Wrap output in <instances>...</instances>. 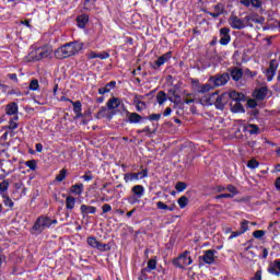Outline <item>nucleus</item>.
Returning a JSON list of instances; mask_svg holds the SVG:
<instances>
[{"mask_svg": "<svg viewBox=\"0 0 280 280\" xmlns=\"http://www.w3.org/2000/svg\"><path fill=\"white\" fill-rule=\"evenodd\" d=\"M140 178H148V170H142V172L139 173Z\"/></svg>", "mask_w": 280, "mask_h": 280, "instance_id": "nucleus-64", "label": "nucleus"}, {"mask_svg": "<svg viewBox=\"0 0 280 280\" xmlns=\"http://www.w3.org/2000/svg\"><path fill=\"white\" fill-rule=\"evenodd\" d=\"M268 272H270V275H277V277H279L280 275V271H277V266H275V262H273V266H270L268 268Z\"/></svg>", "mask_w": 280, "mask_h": 280, "instance_id": "nucleus-52", "label": "nucleus"}, {"mask_svg": "<svg viewBox=\"0 0 280 280\" xmlns=\"http://www.w3.org/2000/svg\"><path fill=\"white\" fill-rule=\"evenodd\" d=\"M238 235H243L241 231L232 232L229 240H233L234 237H238Z\"/></svg>", "mask_w": 280, "mask_h": 280, "instance_id": "nucleus-61", "label": "nucleus"}, {"mask_svg": "<svg viewBox=\"0 0 280 280\" xmlns=\"http://www.w3.org/2000/svg\"><path fill=\"white\" fill-rule=\"evenodd\" d=\"M279 67V63H277V60H271L269 62V68L266 70V77L268 82H272V78H275V73L277 72V68Z\"/></svg>", "mask_w": 280, "mask_h": 280, "instance_id": "nucleus-7", "label": "nucleus"}, {"mask_svg": "<svg viewBox=\"0 0 280 280\" xmlns=\"http://www.w3.org/2000/svg\"><path fill=\"white\" fill-rule=\"evenodd\" d=\"M250 5L253 8H261V0H252Z\"/></svg>", "mask_w": 280, "mask_h": 280, "instance_id": "nucleus-55", "label": "nucleus"}, {"mask_svg": "<svg viewBox=\"0 0 280 280\" xmlns=\"http://www.w3.org/2000/svg\"><path fill=\"white\" fill-rule=\"evenodd\" d=\"M247 106H249V108H255L257 107V101L253 100V98H249L247 101Z\"/></svg>", "mask_w": 280, "mask_h": 280, "instance_id": "nucleus-56", "label": "nucleus"}, {"mask_svg": "<svg viewBox=\"0 0 280 280\" xmlns=\"http://www.w3.org/2000/svg\"><path fill=\"white\" fill-rule=\"evenodd\" d=\"M96 209L93 206H86V205H82L81 206V213L83 215H89V213H95Z\"/></svg>", "mask_w": 280, "mask_h": 280, "instance_id": "nucleus-25", "label": "nucleus"}, {"mask_svg": "<svg viewBox=\"0 0 280 280\" xmlns=\"http://www.w3.org/2000/svg\"><path fill=\"white\" fill-rule=\"evenodd\" d=\"M97 238L90 236L88 237V244L89 246H92V248H95L97 246Z\"/></svg>", "mask_w": 280, "mask_h": 280, "instance_id": "nucleus-47", "label": "nucleus"}, {"mask_svg": "<svg viewBox=\"0 0 280 280\" xmlns=\"http://www.w3.org/2000/svg\"><path fill=\"white\" fill-rule=\"evenodd\" d=\"M229 97L230 100H233V102H244L245 100L244 94L237 91L230 92Z\"/></svg>", "mask_w": 280, "mask_h": 280, "instance_id": "nucleus-16", "label": "nucleus"}, {"mask_svg": "<svg viewBox=\"0 0 280 280\" xmlns=\"http://www.w3.org/2000/svg\"><path fill=\"white\" fill-rule=\"evenodd\" d=\"M229 23L233 30H244L246 27V24H244V20L237 18L236 15H231Z\"/></svg>", "mask_w": 280, "mask_h": 280, "instance_id": "nucleus-5", "label": "nucleus"}, {"mask_svg": "<svg viewBox=\"0 0 280 280\" xmlns=\"http://www.w3.org/2000/svg\"><path fill=\"white\" fill-rule=\"evenodd\" d=\"M229 80H231V75L229 73L210 77V82H212L214 86H224V84H226Z\"/></svg>", "mask_w": 280, "mask_h": 280, "instance_id": "nucleus-4", "label": "nucleus"}, {"mask_svg": "<svg viewBox=\"0 0 280 280\" xmlns=\"http://www.w3.org/2000/svg\"><path fill=\"white\" fill-rule=\"evenodd\" d=\"M158 104L163 105L165 104L167 100V94H165L163 91H160L156 95Z\"/></svg>", "mask_w": 280, "mask_h": 280, "instance_id": "nucleus-35", "label": "nucleus"}, {"mask_svg": "<svg viewBox=\"0 0 280 280\" xmlns=\"http://www.w3.org/2000/svg\"><path fill=\"white\" fill-rule=\"evenodd\" d=\"M2 198L4 200L5 207H10L11 209L12 207H14V201H12V199L8 197V195H2Z\"/></svg>", "mask_w": 280, "mask_h": 280, "instance_id": "nucleus-41", "label": "nucleus"}, {"mask_svg": "<svg viewBox=\"0 0 280 280\" xmlns=\"http://www.w3.org/2000/svg\"><path fill=\"white\" fill-rule=\"evenodd\" d=\"M102 209H103V213H108V211H110L113 208L110 207V205L105 203L103 205Z\"/></svg>", "mask_w": 280, "mask_h": 280, "instance_id": "nucleus-59", "label": "nucleus"}, {"mask_svg": "<svg viewBox=\"0 0 280 280\" xmlns=\"http://www.w3.org/2000/svg\"><path fill=\"white\" fill-rule=\"evenodd\" d=\"M218 98V92H214L207 96L206 104H209L210 106L215 104V100Z\"/></svg>", "mask_w": 280, "mask_h": 280, "instance_id": "nucleus-37", "label": "nucleus"}, {"mask_svg": "<svg viewBox=\"0 0 280 280\" xmlns=\"http://www.w3.org/2000/svg\"><path fill=\"white\" fill-rule=\"evenodd\" d=\"M177 205H179L180 209H185V207H187V205H189V198H187V196H182L177 200Z\"/></svg>", "mask_w": 280, "mask_h": 280, "instance_id": "nucleus-36", "label": "nucleus"}, {"mask_svg": "<svg viewBox=\"0 0 280 280\" xmlns=\"http://www.w3.org/2000/svg\"><path fill=\"white\" fill-rule=\"evenodd\" d=\"M232 113H245L244 105L240 102L231 103Z\"/></svg>", "mask_w": 280, "mask_h": 280, "instance_id": "nucleus-23", "label": "nucleus"}, {"mask_svg": "<svg viewBox=\"0 0 280 280\" xmlns=\"http://www.w3.org/2000/svg\"><path fill=\"white\" fill-rule=\"evenodd\" d=\"M82 49V44H78L75 42L65 44L55 50V58L58 60H65V58H71V56H75L78 51Z\"/></svg>", "mask_w": 280, "mask_h": 280, "instance_id": "nucleus-1", "label": "nucleus"}, {"mask_svg": "<svg viewBox=\"0 0 280 280\" xmlns=\"http://www.w3.org/2000/svg\"><path fill=\"white\" fill-rule=\"evenodd\" d=\"M170 58H172L171 52H166V54L162 55L161 57H159L158 60L155 61L156 68L162 67V65H165V62H167V60H170Z\"/></svg>", "mask_w": 280, "mask_h": 280, "instance_id": "nucleus-18", "label": "nucleus"}, {"mask_svg": "<svg viewBox=\"0 0 280 280\" xmlns=\"http://www.w3.org/2000/svg\"><path fill=\"white\" fill-rule=\"evenodd\" d=\"M141 100H143V96H139L135 98V103L137 106V110H144V108L148 107V105L145 104V102H142Z\"/></svg>", "mask_w": 280, "mask_h": 280, "instance_id": "nucleus-26", "label": "nucleus"}, {"mask_svg": "<svg viewBox=\"0 0 280 280\" xmlns=\"http://www.w3.org/2000/svg\"><path fill=\"white\" fill-rule=\"evenodd\" d=\"M7 115H16L19 113V105L16 103H10L5 107Z\"/></svg>", "mask_w": 280, "mask_h": 280, "instance_id": "nucleus-19", "label": "nucleus"}, {"mask_svg": "<svg viewBox=\"0 0 280 280\" xmlns=\"http://www.w3.org/2000/svg\"><path fill=\"white\" fill-rule=\"evenodd\" d=\"M75 207V197L69 196L66 199V208L67 209H73Z\"/></svg>", "mask_w": 280, "mask_h": 280, "instance_id": "nucleus-34", "label": "nucleus"}, {"mask_svg": "<svg viewBox=\"0 0 280 280\" xmlns=\"http://www.w3.org/2000/svg\"><path fill=\"white\" fill-rule=\"evenodd\" d=\"M67 178V170L62 168L59 174L56 176L57 183H62Z\"/></svg>", "mask_w": 280, "mask_h": 280, "instance_id": "nucleus-38", "label": "nucleus"}, {"mask_svg": "<svg viewBox=\"0 0 280 280\" xmlns=\"http://www.w3.org/2000/svg\"><path fill=\"white\" fill-rule=\"evenodd\" d=\"M222 198H233V195L231 194H221L215 197L217 200H220Z\"/></svg>", "mask_w": 280, "mask_h": 280, "instance_id": "nucleus-57", "label": "nucleus"}, {"mask_svg": "<svg viewBox=\"0 0 280 280\" xmlns=\"http://www.w3.org/2000/svg\"><path fill=\"white\" fill-rule=\"evenodd\" d=\"M252 280H261V270L256 271Z\"/></svg>", "mask_w": 280, "mask_h": 280, "instance_id": "nucleus-62", "label": "nucleus"}, {"mask_svg": "<svg viewBox=\"0 0 280 280\" xmlns=\"http://www.w3.org/2000/svg\"><path fill=\"white\" fill-rule=\"evenodd\" d=\"M214 106L222 110L224 108V94L223 95H218L214 102Z\"/></svg>", "mask_w": 280, "mask_h": 280, "instance_id": "nucleus-30", "label": "nucleus"}, {"mask_svg": "<svg viewBox=\"0 0 280 280\" xmlns=\"http://www.w3.org/2000/svg\"><path fill=\"white\" fill-rule=\"evenodd\" d=\"M149 270H156V258L150 259L148 261Z\"/></svg>", "mask_w": 280, "mask_h": 280, "instance_id": "nucleus-49", "label": "nucleus"}, {"mask_svg": "<svg viewBox=\"0 0 280 280\" xmlns=\"http://www.w3.org/2000/svg\"><path fill=\"white\" fill-rule=\"evenodd\" d=\"M279 67V63H277V60H271L269 62V68L266 70V77L268 82H272V78H275V73L277 72V68Z\"/></svg>", "mask_w": 280, "mask_h": 280, "instance_id": "nucleus-6", "label": "nucleus"}, {"mask_svg": "<svg viewBox=\"0 0 280 280\" xmlns=\"http://www.w3.org/2000/svg\"><path fill=\"white\" fill-rule=\"evenodd\" d=\"M231 28L229 27H222L220 28V45H229L231 43V35H230Z\"/></svg>", "mask_w": 280, "mask_h": 280, "instance_id": "nucleus-8", "label": "nucleus"}, {"mask_svg": "<svg viewBox=\"0 0 280 280\" xmlns=\"http://www.w3.org/2000/svg\"><path fill=\"white\" fill-rule=\"evenodd\" d=\"M131 191H132V194H135V196H137L138 198H141V196H143V191H145V189L141 185H136L132 187Z\"/></svg>", "mask_w": 280, "mask_h": 280, "instance_id": "nucleus-27", "label": "nucleus"}, {"mask_svg": "<svg viewBox=\"0 0 280 280\" xmlns=\"http://www.w3.org/2000/svg\"><path fill=\"white\" fill-rule=\"evenodd\" d=\"M156 207L163 211H174V209H176V205L167 206L163 203V201H158Z\"/></svg>", "mask_w": 280, "mask_h": 280, "instance_id": "nucleus-24", "label": "nucleus"}, {"mask_svg": "<svg viewBox=\"0 0 280 280\" xmlns=\"http://www.w3.org/2000/svg\"><path fill=\"white\" fill-rule=\"evenodd\" d=\"M78 26L81 27V30H84L86 27V23H89V15L82 14L77 18Z\"/></svg>", "mask_w": 280, "mask_h": 280, "instance_id": "nucleus-17", "label": "nucleus"}, {"mask_svg": "<svg viewBox=\"0 0 280 280\" xmlns=\"http://www.w3.org/2000/svg\"><path fill=\"white\" fill-rule=\"evenodd\" d=\"M202 259L206 264H213L215 261V250H206Z\"/></svg>", "mask_w": 280, "mask_h": 280, "instance_id": "nucleus-11", "label": "nucleus"}, {"mask_svg": "<svg viewBox=\"0 0 280 280\" xmlns=\"http://www.w3.org/2000/svg\"><path fill=\"white\" fill-rule=\"evenodd\" d=\"M16 121H19V116H14L13 119L9 121V126L5 128L8 130H16V128H19V124H16Z\"/></svg>", "mask_w": 280, "mask_h": 280, "instance_id": "nucleus-31", "label": "nucleus"}, {"mask_svg": "<svg viewBox=\"0 0 280 280\" xmlns=\"http://www.w3.org/2000/svg\"><path fill=\"white\" fill-rule=\"evenodd\" d=\"M97 250H108L110 248V245L108 244H104V243H100V241L96 243V247Z\"/></svg>", "mask_w": 280, "mask_h": 280, "instance_id": "nucleus-44", "label": "nucleus"}, {"mask_svg": "<svg viewBox=\"0 0 280 280\" xmlns=\"http://www.w3.org/2000/svg\"><path fill=\"white\" fill-rule=\"evenodd\" d=\"M185 104H194V98H191V94H187V97L184 100Z\"/></svg>", "mask_w": 280, "mask_h": 280, "instance_id": "nucleus-60", "label": "nucleus"}, {"mask_svg": "<svg viewBox=\"0 0 280 280\" xmlns=\"http://www.w3.org/2000/svg\"><path fill=\"white\" fill-rule=\"evenodd\" d=\"M192 261L194 260H191V257H189V252H184L182 255L173 260V264L177 268H187V266H190Z\"/></svg>", "mask_w": 280, "mask_h": 280, "instance_id": "nucleus-3", "label": "nucleus"}, {"mask_svg": "<svg viewBox=\"0 0 280 280\" xmlns=\"http://www.w3.org/2000/svg\"><path fill=\"white\" fill-rule=\"evenodd\" d=\"M26 60L28 62H37V60H40V57L38 55V48H34L33 50H31L26 56Z\"/></svg>", "mask_w": 280, "mask_h": 280, "instance_id": "nucleus-12", "label": "nucleus"}, {"mask_svg": "<svg viewBox=\"0 0 280 280\" xmlns=\"http://www.w3.org/2000/svg\"><path fill=\"white\" fill-rule=\"evenodd\" d=\"M116 84H117V83H116L115 81H112V82L107 83L106 86L100 88V89H98L100 95H104V94H106V93H110V89H115V85H116Z\"/></svg>", "mask_w": 280, "mask_h": 280, "instance_id": "nucleus-20", "label": "nucleus"}, {"mask_svg": "<svg viewBox=\"0 0 280 280\" xmlns=\"http://www.w3.org/2000/svg\"><path fill=\"white\" fill-rule=\"evenodd\" d=\"M247 128H249V135H259V127L257 125L249 124Z\"/></svg>", "mask_w": 280, "mask_h": 280, "instance_id": "nucleus-39", "label": "nucleus"}, {"mask_svg": "<svg viewBox=\"0 0 280 280\" xmlns=\"http://www.w3.org/2000/svg\"><path fill=\"white\" fill-rule=\"evenodd\" d=\"M214 10H215V12H220L221 11V14L224 12V5H222V4H217L215 7H214Z\"/></svg>", "mask_w": 280, "mask_h": 280, "instance_id": "nucleus-63", "label": "nucleus"}, {"mask_svg": "<svg viewBox=\"0 0 280 280\" xmlns=\"http://www.w3.org/2000/svg\"><path fill=\"white\" fill-rule=\"evenodd\" d=\"M141 132H147L148 135H154L156 130H151L150 127H145L142 130H138V133L141 135Z\"/></svg>", "mask_w": 280, "mask_h": 280, "instance_id": "nucleus-53", "label": "nucleus"}, {"mask_svg": "<svg viewBox=\"0 0 280 280\" xmlns=\"http://www.w3.org/2000/svg\"><path fill=\"white\" fill-rule=\"evenodd\" d=\"M150 121H159L161 119V114H152L149 116Z\"/></svg>", "mask_w": 280, "mask_h": 280, "instance_id": "nucleus-54", "label": "nucleus"}, {"mask_svg": "<svg viewBox=\"0 0 280 280\" xmlns=\"http://www.w3.org/2000/svg\"><path fill=\"white\" fill-rule=\"evenodd\" d=\"M247 167H249V170H257V167H259V163L257 160L252 159L247 162Z\"/></svg>", "mask_w": 280, "mask_h": 280, "instance_id": "nucleus-40", "label": "nucleus"}, {"mask_svg": "<svg viewBox=\"0 0 280 280\" xmlns=\"http://www.w3.org/2000/svg\"><path fill=\"white\" fill-rule=\"evenodd\" d=\"M245 20L247 23H258L260 25H264L266 19L264 16H258V15H249L246 16Z\"/></svg>", "mask_w": 280, "mask_h": 280, "instance_id": "nucleus-15", "label": "nucleus"}, {"mask_svg": "<svg viewBox=\"0 0 280 280\" xmlns=\"http://www.w3.org/2000/svg\"><path fill=\"white\" fill-rule=\"evenodd\" d=\"M242 75H244V71H242V69L240 68H233L231 70V78L232 80H234L235 82H240V80H242Z\"/></svg>", "mask_w": 280, "mask_h": 280, "instance_id": "nucleus-13", "label": "nucleus"}, {"mask_svg": "<svg viewBox=\"0 0 280 280\" xmlns=\"http://www.w3.org/2000/svg\"><path fill=\"white\" fill-rule=\"evenodd\" d=\"M141 119H143V117H141V115H139L137 113H131L129 115L130 124H139V121H141Z\"/></svg>", "mask_w": 280, "mask_h": 280, "instance_id": "nucleus-32", "label": "nucleus"}, {"mask_svg": "<svg viewBox=\"0 0 280 280\" xmlns=\"http://www.w3.org/2000/svg\"><path fill=\"white\" fill-rule=\"evenodd\" d=\"M82 189H84V185L77 184V185L71 186L70 191H71V194H77V196H80V194H82Z\"/></svg>", "mask_w": 280, "mask_h": 280, "instance_id": "nucleus-28", "label": "nucleus"}, {"mask_svg": "<svg viewBox=\"0 0 280 280\" xmlns=\"http://www.w3.org/2000/svg\"><path fill=\"white\" fill-rule=\"evenodd\" d=\"M8 187H10V182L3 180L0 183V194H4V191H8Z\"/></svg>", "mask_w": 280, "mask_h": 280, "instance_id": "nucleus-42", "label": "nucleus"}, {"mask_svg": "<svg viewBox=\"0 0 280 280\" xmlns=\"http://www.w3.org/2000/svg\"><path fill=\"white\" fill-rule=\"evenodd\" d=\"M211 89H212V86L209 83H206V84H202V85H198L197 86V93H201V94L209 93V91Z\"/></svg>", "mask_w": 280, "mask_h": 280, "instance_id": "nucleus-29", "label": "nucleus"}, {"mask_svg": "<svg viewBox=\"0 0 280 280\" xmlns=\"http://www.w3.org/2000/svg\"><path fill=\"white\" fill-rule=\"evenodd\" d=\"M175 189L176 191H185V189H187V184H185V182H178L175 185Z\"/></svg>", "mask_w": 280, "mask_h": 280, "instance_id": "nucleus-43", "label": "nucleus"}, {"mask_svg": "<svg viewBox=\"0 0 280 280\" xmlns=\"http://www.w3.org/2000/svg\"><path fill=\"white\" fill-rule=\"evenodd\" d=\"M253 235L256 237V240H261V237L266 235V232H264V230H257L254 231Z\"/></svg>", "mask_w": 280, "mask_h": 280, "instance_id": "nucleus-48", "label": "nucleus"}, {"mask_svg": "<svg viewBox=\"0 0 280 280\" xmlns=\"http://www.w3.org/2000/svg\"><path fill=\"white\" fill-rule=\"evenodd\" d=\"M88 57L90 59L100 58L101 60H106L107 58H110V55L108 52L96 54L95 51H91L88 54Z\"/></svg>", "mask_w": 280, "mask_h": 280, "instance_id": "nucleus-21", "label": "nucleus"}, {"mask_svg": "<svg viewBox=\"0 0 280 280\" xmlns=\"http://www.w3.org/2000/svg\"><path fill=\"white\" fill-rule=\"evenodd\" d=\"M107 109L106 107H102L100 112L96 114V119H102V117H106Z\"/></svg>", "mask_w": 280, "mask_h": 280, "instance_id": "nucleus-50", "label": "nucleus"}, {"mask_svg": "<svg viewBox=\"0 0 280 280\" xmlns=\"http://www.w3.org/2000/svg\"><path fill=\"white\" fill-rule=\"evenodd\" d=\"M141 176V173H131V174H126L125 175V180L126 183L130 182V180H139V178Z\"/></svg>", "mask_w": 280, "mask_h": 280, "instance_id": "nucleus-33", "label": "nucleus"}, {"mask_svg": "<svg viewBox=\"0 0 280 280\" xmlns=\"http://www.w3.org/2000/svg\"><path fill=\"white\" fill-rule=\"evenodd\" d=\"M70 102L73 106V110L77 117H82V103L80 101H77V102L70 101Z\"/></svg>", "mask_w": 280, "mask_h": 280, "instance_id": "nucleus-22", "label": "nucleus"}, {"mask_svg": "<svg viewBox=\"0 0 280 280\" xmlns=\"http://www.w3.org/2000/svg\"><path fill=\"white\" fill-rule=\"evenodd\" d=\"M228 191H230L231 194H233V196H235V194H237V188H235V186L233 185H228Z\"/></svg>", "mask_w": 280, "mask_h": 280, "instance_id": "nucleus-58", "label": "nucleus"}, {"mask_svg": "<svg viewBox=\"0 0 280 280\" xmlns=\"http://www.w3.org/2000/svg\"><path fill=\"white\" fill-rule=\"evenodd\" d=\"M267 95H268V88L266 86L255 90L253 93V97H255V100H258V102L266 100Z\"/></svg>", "mask_w": 280, "mask_h": 280, "instance_id": "nucleus-9", "label": "nucleus"}, {"mask_svg": "<svg viewBox=\"0 0 280 280\" xmlns=\"http://www.w3.org/2000/svg\"><path fill=\"white\" fill-rule=\"evenodd\" d=\"M248 231V221L247 220H244L242 223H241V233H246Z\"/></svg>", "mask_w": 280, "mask_h": 280, "instance_id": "nucleus-51", "label": "nucleus"}, {"mask_svg": "<svg viewBox=\"0 0 280 280\" xmlns=\"http://www.w3.org/2000/svg\"><path fill=\"white\" fill-rule=\"evenodd\" d=\"M121 104V101L115 96H113L108 102H107V108L109 110H115V108H119V105Z\"/></svg>", "mask_w": 280, "mask_h": 280, "instance_id": "nucleus-14", "label": "nucleus"}, {"mask_svg": "<svg viewBox=\"0 0 280 280\" xmlns=\"http://www.w3.org/2000/svg\"><path fill=\"white\" fill-rule=\"evenodd\" d=\"M39 60H43L44 58H49L51 56V52L54 51L50 46H42L37 48Z\"/></svg>", "mask_w": 280, "mask_h": 280, "instance_id": "nucleus-10", "label": "nucleus"}, {"mask_svg": "<svg viewBox=\"0 0 280 280\" xmlns=\"http://www.w3.org/2000/svg\"><path fill=\"white\" fill-rule=\"evenodd\" d=\"M26 167H28L30 170H32L33 172H35L36 170V160H30V161H26L25 163Z\"/></svg>", "mask_w": 280, "mask_h": 280, "instance_id": "nucleus-45", "label": "nucleus"}, {"mask_svg": "<svg viewBox=\"0 0 280 280\" xmlns=\"http://www.w3.org/2000/svg\"><path fill=\"white\" fill-rule=\"evenodd\" d=\"M51 224H58L57 220H50L48 217H39L33 225L32 233H42L45 229H49Z\"/></svg>", "mask_w": 280, "mask_h": 280, "instance_id": "nucleus-2", "label": "nucleus"}, {"mask_svg": "<svg viewBox=\"0 0 280 280\" xmlns=\"http://www.w3.org/2000/svg\"><path fill=\"white\" fill-rule=\"evenodd\" d=\"M38 86H39L38 80L33 79V80L31 81V83H30V90H31V91H38Z\"/></svg>", "mask_w": 280, "mask_h": 280, "instance_id": "nucleus-46", "label": "nucleus"}]
</instances>
